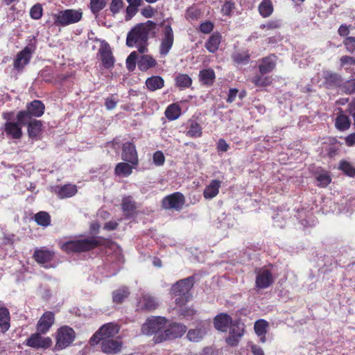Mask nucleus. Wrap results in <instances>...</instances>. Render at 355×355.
Masks as SVG:
<instances>
[{
    "label": "nucleus",
    "instance_id": "1",
    "mask_svg": "<svg viewBox=\"0 0 355 355\" xmlns=\"http://www.w3.org/2000/svg\"><path fill=\"white\" fill-rule=\"evenodd\" d=\"M156 29L157 24L150 20L136 24L127 35L126 45L128 47L135 46L139 53H144L148 50L149 37H155Z\"/></svg>",
    "mask_w": 355,
    "mask_h": 355
},
{
    "label": "nucleus",
    "instance_id": "2",
    "mask_svg": "<svg viewBox=\"0 0 355 355\" xmlns=\"http://www.w3.org/2000/svg\"><path fill=\"white\" fill-rule=\"evenodd\" d=\"M107 241L103 236H92L83 239L71 240L60 245V249L67 253H80L89 252L104 245Z\"/></svg>",
    "mask_w": 355,
    "mask_h": 355
},
{
    "label": "nucleus",
    "instance_id": "3",
    "mask_svg": "<svg viewBox=\"0 0 355 355\" xmlns=\"http://www.w3.org/2000/svg\"><path fill=\"white\" fill-rule=\"evenodd\" d=\"M14 117V111H7L2 113V118L6 121L3 125V130L7 137L12 139H20L23 136L22 127L25 126L26 121L24 120L23 113H17L16 121H12Z\"/></svg>",
    "mask_w": 355,
    "mask_h": 355
},
{
    "label": "nucleus",
    "instance_id": "4",
    "mask_svg": "<svg viewBox=\"0 0 355 355\" xmlns=\"http://www.w3.org/2000/svg\"><path fill=\"white\" fill-rule=\"evenodd\" d=\"M76 334L73 328L64 325L58 329L55 336L54 351L62 350L70 346L75 340Z\"/></svg>",
    "mask_w": 355,
    "mask_h": 355
},
{
    "label": "nucleus",
    "instance_id": "5",
    "mask_svg": "<svg viewBox=\"0 0 355 355\" xmlns=\"http://www.w3.org/2000/svg\"><path fill=\"white\" fill-rule=\"evenodd\" d=\"M54 25L64 27L69 24L80 21L83 17V12L73 9H67L53 14Z\"/></svg>",
    "mask_w": 355,
    "mask_h": 355
},
{
    "label": "nucleus",
    "instance_id": "6",
    "mask_svg": "<svg viewBox=\"0 0 355 355\" xmlns=\"http://www.w3.org/2000/svg\"><path fill=\"white\" fill-rule=\"evenodd\" d=\"M167 324L165 318L159 316H151L148 318L141 327V332L145 335L155 334L154 339L161 334Z\"/></svg>",
    "mask_w": 355,
    "mask_h": 355
},
{
    "label": "nucleus",
    "instance_id": "7",
    "mask_svg": "<svg viewBox=\"0 0 355 355\" xmlns=\"http://www.w3.org/2000/svg\"><path fill=\"white\" fill-rule=\"evenodd\" d=\"M120 330V326L114 322H108L102 325L98 330L92 336L89 343L92 345H97L103 338H113Z\"/></svg>",
    "mask_w": 355,
    "mask_h": 355
},
{
    "label": "nucleus",
    "instance_id": "8",
    "mask_svg": "<svg viewBox=\"0 0 355 355\" xmlns=\"http://www.w3.org/2000/svg\"><path fill=\"white\" fill-rule=\"evenodd\" d=\"M164 26L162 39L159 46V52L162 57H165L172 49L174 43V33L170 24H164V21L161 23Z\"/></svg>",
    "mask_w": 355,
    "mask_h": 355
},
{
    "label": "nucleus",
    "instance_id": "9",
    "mask_svg": "<svg viewBox=\"0 0 355 355\" xmlns=\"http://www.w3.org/2000/svg\"><path fill=\"white\" fill-rule=\"evenodd\" d=\"M35 50V45H28L21 51L18 52L13 61L14 69L19 72L22 71L25 67L30 62Z\"/></svg>",
    "mask_w": 355,
    "mask_h": 355
},
{
    "label": "nucleus",
    "instance_id": "10",
    "mask_svg": "<svg viewBox=\"0 0 355 355\" xmlns=\"http://www.w3.org/2000/svg\"><path fill=\"white\" fill-rule=\"evenodd\" d=\"M187 331V327L180 323H173L155 338V343L181 337Z\"/></svg>",
    "mask_w": 355,
    "mask_h": 355
},
{
    "label": "nucleus",
    "instance_id": "11",
    "mask_svg": "<svg viewBox=\"0 0 355 355\" xmlns=\"http://www.w3.org/2000/svg\"><path fill=\"white\" fill-rule=\"evenodd\" d=\"M45 111L44 104L39 100H33L26 104V110L18 112L19 114H24V120L35 119L42 116Z\"/></svg>",
    "mask_w": 355,
    "mask_h": 355
},
{
    "label": "nucleus",
    "instance_id": "12",
    "mask_svg": "<svg viewBox=\"0 0 355 355\" xmlns=\"http://www.w3.org/2000/svg\"><path fill=\"white\" fill-rule=\"evenodd\" d=\"M185 202L184 195L180 192H175L164 197L162 201V207L165 209L180 210Z\"/></svg>",
    "mask_w": 355,
    "mask_h": 355
},
{
    "label": "nucleus",
    "instance_id": "13",
    "mask_svg": "<svg viewBox=\"0 0 355 355\" xmlns=\"http://www.w3.org/2000/svg\"><path fill=\"white\" fill-rule=\"evenodd\" d=\"M39 331L34 333L26 340V345L34 349H46L52 345V340L49 337L42 336Z\"/></svg>",
    "mask_w": 355,
    "mask_h": 355
},
{
    "label": "nucleus",
    "instance_id": "14",
    "mask_svg": "<svg viewBox=\"0 0 355 355\" xmlns=\"http://www.w3.org/2000/svg\"><path fill=\"white\" fill-rule=\"evenodd\" d=\"M55 255V253L53 250H49L46 248H41L35 250L33 258L37 263L48 268L50 267L49 263L53 260Z\"/></svg>",
    "mask_w": 355,
    "mask_h": 355
},
{
    "label": "nucleus",
    "instance_id": "15",
    "mask_svg": "<svg viewBox=\"0 0 355 355\" xmlns=\"http://www.w3.org/2000/svg\"><path fill=\"white\" fill-rule=\"evenodd\" d=\"M121 158L123 161L130 163L132 166L138 165V155L135 145L133 143L127 141L123 144Z\"/></svg>",
    "mask_w": 355,
    "mask_h": 355
},
{
    "label": "nucleus",
    "instance_id": "16",
    "mask_svg": "<svg viewBox=\"0 0 355 355\" xmlns=\"http://www.w3.org/2000/svg\"><path fill=\"white\" fill-rule=\"evenodd\" d=\"M137 306L141 311H152L159 306L157 299L149 293H143L137 300Z\"/></svg>",
    "mask_w": 355,
    "mask_h": 355
},
{
    "label": "nucleus",
    "instance_id": "17",
    "mask_svg": "<svg viewBox=\"0 0 355 355\" xmlns=\"http://www.w3.org/2000/svg\"><path fill=\"white\" fill-rule=\"evenodd\" d=\"M230 325V336L226 338V342L231 346H235L243 335L244 324L241 322H232Z\"/></svg>",
    "mask_w": 355,
    "mask_h": 355
},
{
    "label": "nucleus",
    "instance_id": "18",
    "mask_svg": "<svg viewBox=\"0 0 355 355\" xmlns=\"http://www.w3.org/2000/svg\"><path fill=\"white\" fill-rule=\"evenodd\" d=\"M322 78L323 85L327 89H340L343 79L340 74L331 71H323Z\"/></svg>",
    "mask_w": 355,
    "mask_h": 355
},
{
    "label": "nucleus",
    "instance_id": "19",
    "mask_svg": "<svg viewBox=\"0 0 355 355\" xmlns=\"http://www.w3.org/2000/svg\"><path fill=\"white\" fill-rule=\"evenodd\" d=\"M100 343L102 352L111 355L119 353L123 345L121 340L113 338L107 339L103 338V340H101Z\"/></svg>",
    "mask_w": 355,
    "mask_h": 355
},
{
    "label": "nucleus",
    "instance_id": "20",
    "mask_svg": "<svg viewBox=\"0 0 355 355\" xmlns=\"http://www.w3.org/2000/svg\"><path fill=\"white\" fill-rule=\"evenodd\" d=\"M277 56L271 53L259 60V71L261 73H269L275 70L277 66Z\"/></svg>",
    "mask_w": 355,
    "mask_h": 355
},
{
    "label": "nucleus",
    "instance_id": "21",
    "mask_svg": "<svg viewBox=\"0 0 355 355\" xmlns=\"http://www.w3.org/2000/svg\"><path fill=\"white\" fill-rule=\"evenodd\" d=\"M25 126H27L28 135L31 139H37L42 134L43 123L41 120L28 119Z\"/></svg>",
    "mask_w": 355,
    "mask_h": 355
},
{
    "label": "nucleus",
    "instance_id": "22",
    "mask_svg": "<svg viewBox=\"0 0 355 355\" xmlns=\"http://www.w3.org/2000/svg\"><path fill=\"white\" fill-rule=\"evenodd\" d=\"M273 282V276L269 270L263 268L257 272L256 284L258 288H268L272 284Z\"/></svg>",
    "mask_w": 355,
    "mask_h": 355
},
{
    "label": "nucleus",
    "instance_id": "23",
    "mask_svg": "<svg viewBox=\"0 0 355 355\" xmlns=\"http://www.w3.org/2000/svg\"><path fill=\"white\" fill-rule=\"evenodd\" d=\"M55 320L54 313L51 311L45 312L37 324V331L43 334L47 333Z\"/></svg>",
    "mask_w": 355,
    "mask_h": 355
},
{
    "label": "nucleus",
    "instance_id": "24",
    "mask_svg": "<svg viewBox=\"0 0 355 355\" xmlns=\"http://www.w3.org/2000/svg\"><path fill=\"white\" fill-rule=\"evenodd\" d=\"M98 53L101 55L102 64L105 68L110 69L113 67L114 58L108 44L101 46L98 49Z\"/></svg>",
    "mask_w": 355,
    "mask_h": 355
},
{
    "label": "nucleus",
    "instance_id": "25",
    "mask_svg": "<svg viewBox=\"0 0 355 355\" xmlns=\"http://www.w3.org/2000/svg\"><path fill=\"white\" fill-rule=\"evenodd\" d=\"M53 191L59 198L63 199L74 196L77 193V187L74 184H67L63 186H56Z\"/></svg>",
    "mask_w": 355,
    "mask_h": 355
},
{
    "label": "nucleus",
    "instance_id": "26",
    "mask_svg": "<svg viewBox=\"0 0 355 355\" xmlns=\"http://www.w3.org/2000/svg\"><path fill=\"white\" fill-rule=\"evenodd\" d=\"M199 80L202 85L211 87L216 80V73L213 69H205L199 71Z\"/></svg>",
    "mask_w": 355,
    "mask_h": 355
},
{
    "label": "nucleus",
    "instance_id": "27",
    "mask_svg": "<svg viewBox=\"0 0 355 355\" xmlns=\"http://www.w3.org/2000/svg\"><path fill=\"white\" fill-rule=\"evenodd\" d=\"M232 320L227 313H220L214 318V324L216 329L225 332L227 331Z\"/></svg>",
    "mask_w": 355,
    "mask_h": 355
},
{
    "label": "nucleus",
    "instance_id": "28",
    "mask_svg": "<svg viewBox=\"0 0 355 355\" xmlns=\"http://www.w3.org/2000/svg\"><path fill=\"white\" fill-rule=\"evenodd\" d=\"M121 209L126 218L132 217L137 209L136 202L132 200L131 196L124 197L122 200Z\"/></svg>",
    "mask_w": 355,
    "mask_h": 355
},
{
    "label": "nucleus",
    "instance_id": "29",
    "mask_svg": "<svg viewBox=\"0 0 355 355\" xmlns=\"http://www.w3.org/2000/svg\"><path fill=\"white\" fill-rule=\"evenodd\" d=\"M172 296L175 302L179 306L184 305L192 299L190 290H173Z\"/></svg>",
    "mask_w": 355,
    "mask_h": 355
},
{
    "label": "nucleus",
    "instance_id": "30",
    "mask_svg": "<svg viewBox=\"0 0 355 355\" xmlns=\"http://www.w3.org/2000/svg\"><path fill=\"white\" fill-rule=\"evenodd\" d=\"M221 40V34L218 32L214 33L206 42L205 48L209 52L214 53L218 51Z\"/></svg>",
    "mask_w": 355,
    "mask_h": 355
},
{
    "label": "nucleus",
    "instance_id": "31",
    "mask_svg": "<svg viewBox=\"0 0 355 355\" xmlns=\"http://www.w3.org/2000/svg\"><path fill=\"white\" fill-rule=\"evenodd\" d=\"M221 182L218 180H212L207 185L204 191L203 196L205 199H211L216 197L219 193Z\"/></svg>",
    "mask_w": 355,
    "mask_h": 355
},
{
    "label": "nucleus",
    "instance_id": "32",
    "mask_svg": "<svg viewBox=\"0 0 355 355\" xmlns=\"http://www.w3.org/2000/svg\"><path fill=\"white\" fill-rule=\"evenodd\" d=\"M185 135L191 138H198L202 136V129L200 125L194 120H189L187 126Z\"/></svg>",
    "mask_w": 355,
    "mask_h": 355
},
{
    "label": "nucleus",
    "instance_id": "33",
    "mask_svg": "<svg viewBox=\"0 0 355 355\" xmlns=\"http://www.w3.org/2000/svg\"><path fill=\"white\" fill-rule=\"evenodd\" d=\"M268 73H258L251 78V82L258 87H264L270 85L272 83V77L267 75Z\"/></svg>",
    "mask_w": 355,
    "mask_h": 355
},
{
    "label": "nucleus",
    "instance_id": "34",
    "mask_svg": "<svg viewBox=\"0 0 355 355\" xmlns=\"http://www.w3.org/2000/svg\"><path fill=\"white\" fill-rule=\"evenodd\" d=\"M128 6L125 9V19L130 20L139 11V8L142 5L143 0H126Z\"/></svg>",
    "mask_w": 355,
    "mask_h": 355
},
{
    "label": "nucleus",
    "instance_id": "35",
    "mask_svg": "<svg viewBox=\"0 0 355 355\" xmlns=\"http://www.w3.org/2000/svg\"><path fill=\"white\" fill-rule=\"evenodd\" d=\"M147 89L151 92L160 89L164 86V80L159 76H152L146 80Z\"/></svg>",
    "mask_w": 355,
    "mask_h": 355
},
{
    "label": "nucleus",
    "instance_id": "36",
    "mask_svg": "<svg viewBox=\"0 0 355 355\" xmlns=\"http://www.w3.org/2000/svg\"><path fill=\"white\" fill-rule=\"evenodd\" d=\"M314 176L318 181L317 185L319 187L325 188L331 182V177L329 171L320 170L314 172Z\"/></svg>",
    "mask_w": 355,
    "mask_h": 355
},
{
    "label": "nucleus",
    "instance_id": "37",
    "mask_svg": "<svg viewBox=\"0 0 355 355\" xmlns=\"http://www.w3.org/2000/svg\"><path fill=\"white\" fill-rule=\"evenodd\" d=\"M165 116L169 121H175L181 115V107L177 103L169 105L165 110Z\"/></svg>",
    "mask_w": 355,
    "mask_h": 355
},
{
    "label": "nucleus",
    "instance_id": "38",
    "mask_svg": "<svg viewBox=\"0 0 355 355\" xmlns=\"http://www.w3.org/2000/svg\"><path fill=\"white\" fill-rule=\"evenodd\" d=\"M138 68L142 71H146L150 68L155 67L157 62L153 56L149 55H144L141 56L140 59L137 61Z\"/></svg>",
    "mask_w": 355,
    "mask_h": 355
},
{
    "label": "nucleus",
    "instance_id": "39",
    "mask_svg": "<svg viewBox=\"0 0 355 355\" xmlns=\"http://www.w3.org/2000/svg\"><path fill=\"white\" fill-rule=\"evenodd\" d=\"M258 11L259 15L263 18L270 17L274 11L272 1L262 0L258 6Z\"/></svg>",
    "mask_w": 355,
    "mask_h": 355
},
{
    "label": "nucleus",
    "instance_id": "40",
    "mask_svg": "<svg viewBox=\"0 0 355 355\" xmlns=\"http://www.w3.org/2000/svg\"><path fill=\"white\" fill-rule=\"evenodd\" d=\"M10 312L6 307H0V328L2 333L6 332L10 327Z\"/></svg>",
    "mask_w": 355,
    "mask_h": 355
},
{
    "label": "nucleus",
    "instance_id": "41",
    "mask_svg": "<svg viewBox=\"0 0 355 355\" xmlns=\"http://www.w3.org/2000/svg\"><path fill=\"white\" fill-rule=\"evenodd\" d=\"M132 165L128 162L118 163L114 168V173L118 176L128 177L132 173Z\"/></svg>",
    "mask_w": 355,
    "mask_h": 355
},
{
    "label": "nucleus",
    "instance_id": "42",
    "mask_svg": "<svg viewBox=\"0 0 355 355\" xmlns=\"http://www.w3.org/2000/svg\"><path fill=\"white\" fill-rule=\"evenodd\" d=\"M175 86L181 89L189 88L193 83L191 78L186 73H179L175 78Z\"/></svg>",
    "mask_w": 355,
    "mask_h": 355
},
{
    "label": "nucleus",
    "instance_id": "43",
    "mask_svg": "<svg viewBox=\"0 0 355 355\" xmlns=\"http://www.w3.org/2000/svg\"><path fill=\"white\" fill-rule=\"evenodd\" d=\"M206 333V328L202 326L193 329H190L187 336L191 341L198 342L205 336Z\"/></svg>",
    "mask_w": 355,
    "mask_h": 355
},
{
    "label": "nucleus",
    "instance_id": "44",
    "mask_svg": "<svg viewBox=\"0 0 355 355\" xmlns=\"http://www.w3.org/2000/svg\"><path fill=\"white\" fill-rule=\"evenodd\" d=\"M350 125V119L347 115L340 114L337 116L335 121V126L338 130L340 131L346 130L349 128Z\"/></svg>",
    "mask_w": 355,
    "mask_h": 355
},
{
    "label": "nucleus",
    "instance_id": "45",
    "mask_svg": "<svg viewBox=\"0 0 355 355\" xmlns=\"http://www.w3.org/2000/svg\"><path fill=\"white\" fill-rule=\"evenodd\" d=\"M195 282V276L192 275L176 282L171 288H192Z\"/></svg>",
    "mask_w": 355,
    "mask_h": 355
},
{
    "label": "nucleus",
    "instance_id": "46",
    "mask_svg": "<svg viewBox=\"0 0 355 355\" xmlns=\"http://www.w3.org/2000/svg\"><path fill=\"white\" fill-rule=\"evenodd\" d=\"M35 221L37 225L46 227L51 224V216L46 211H39L34 216Z\"/></svg>",
    "mask_w": 355,
    "mask_h": 355
},
{
    "label": "nucleus",
    "instance_id": "47",
    "mask_svg": "<svg viewBox=\"0 0 355 355\" xmlns=\"http://www.w3.org/2000/svg\"><path fill=\"white\" fill-rule=\"evenodd\" d=\"M107 0H90L89 9L92 13L97 16L106 6Z\"/></svg>",
    "mask_w": 355,
    "mask_h": 355
},
{
    "label": "nucleus",
    "instance_id": "48",
    "mask_svg": "<svg viewBox=\"0 0 355 355\" xmlns=\"http://www.w3.org/2000/svg\"><path fill=\"white\" fill-rule=\"evenodd\" d=\"M201 16L202 12L200 9L195 6L188 8L186 10L185 18L187 20L196 21L199 19Z\"/></svg>",
    "mask_w": 355,
    "mask_h": 355
},
{
    "label": "nucleus",
    "instance_id": "49",
    "mask_svg": "<svg viewBox=\"0 0 355 355\" xmlns=\"http://www.w3.org/2000/svg\"><path fill=\"white\" fill-rule=\"evenodd\" d=\"M342 93L351 95L355 93V78L342 82L340 87Z\"/></svg>",
    "mask_w": 355,
    "mask_h": 355
},
{
    "label": "nucleus",
    "instance_id": "50",
    "mask_svg": "<svg viewBox=\"0 0 355 355\" xmlns=\"http://www.w3.org/2000/svg\"><path fill=\"white\" fill-rule=\"evenodd\" d=\"M268 322L265 320L260 319L255 322L254 329L257 336H264L267 332Z\"/></svg>",
    "mask_w": 355,
    "mask_h": 355
},
{
    "label": "nucleus",
    "instance_id": "51",
    "mask_svg": "<svg viewBox=\"0 0 355 355\" xmlns=\"http://www.w3.org/2000/svg\"><path fill=\"white\" fill-rule=\"evenodd\" d=\"M130 295L128 290H114L112 293V300L116 304L122 303Z\"/></svg>",
    "mask_w": 355,
    "mask_h": 355
},
{
    "label": "nucleus",
    "instance_id": "52",
    "mask_svg": "<svg viewBox=\"0 0 355 355\" xmlns=\"http://www.w3.org/2000/svg\"><path fill=\"white\" fill-rule=\"evenodd\" d=\"M339 169L349 177H354L355 175V168L347 161L340 162Z\"/></svg>",
    "mask_w": 355,
    "mask_h": 355
},
{
    "label": "nucleus",
    "instance_id": "53",
    "mask_svg": "<svg viewBox=\"0 0 355 355\" xmlns=\"http://www.w3.org/2000/svg\"><path fill=\"white\" fill-rule=\"evenodd\" d=\"M43 15V8L40 3H36L33 6L30 10V17L33 19L38 20L41 19Z\"/></svg>",
    "mask_w": 355,
    "mask_h": 355
},
{
    "label": "nucleus",
    "instance_id": "54",
    "mask_svg": "<svg viewBox=\"0 0 355 355\" xmlns=\"http://www.w3.org/2000/svg\"><path fill=\"white\" fill-rule=\"evenodd\" d=\"M124 6L123 0H112L110 4V10L113 16L119 13Z\"/></svg>",
    "mask_w": 355,
    "mask_h": 355
},
{
    "label": "nucleus",
    "instance_id": "55",
    "mask_svg": "<svg viewBox=\"0 0 355 355\" xmlns=\"http://www.w3.org/2000/svg\"><path fill=\"white\" fill-rule=\"evenodd\" d=\"M138 53L137 51H132L126 59V67L129 71L135 70L136 67Z\"/></svg>",
    "mask_w": 355,
    "mask_h": 355
},
{
    "label": "nucleus",
    "instance_id": "56",
    "mask_svg": "<svg viewBox=\"0 0 355 355\" xmlns=\"http://www.w3.org/2000/svg\"><path fill=\"white\" fill-rule=\"evenodd\" d=\"M343 43L347 52L350 53L355 52V37H347L344 39Z\"/></svg>",
    "mask_w": 355,
    "mask_h": 355
},
{
    "label": "nucleus",
    "instance_id": "57",
    "mask_svg": "<svg viewBox=\"0 0 355 355\" xmlns=\"http://www.w3.org/2000/svg\"><path fill=\"white\" fill-rule=\"evenodd\" d=\"M165 156L162 151L157 150L153 155V161L155 166H162L165 163Z\"/></svg>",
    "mask_w": 355,
    "mask_h": 355
},
{
    "label": "nucleus",
    "instance_id": "58",
    "mask_svg": "<svg viewBox=\"0 0 355 355\" xmlns=\"http://www.w3.org/2000/svg\"><path fill=\"white\" fill-rule=\"evenodd\" d=\"M214 28V24L211 21H205L202 22L199 26V30L204 34L210 33Z\"/></svg>",
    "mask_w": 355,
    "mask_h": 355
},
{
    "label": "nucleus",
    "instance_id": "59",
    "mask_svg": "<svg viewBox=\"0 0 355 355\" xmlns=\"http://www.w3.org/2000/svg\"><path fill=\"white\" fill-rule=\"evenodd\" d=\"M235 8V3L232 1H226L222 6L221 11L225 16H231L233 10Z\"/></svg>",
    "mask_w": 355,
    "mask_h": 355
},
{
    "label": "nucleus",
    "instance_id": "60",
    "mask_svg": "<svg viewBox=\"0 0 355 355\" xmlns=\"http://www.w3.org/2000/svg\"><path fill=\"white\" fill-rule=\"evenodd\" d=\"M281 25L279 20H270L266 24H261L260 28L261 29L273 30L279 28Z\"/></svg>",
    "mask_w": 355,
    "mask_h": 355
},
{
    "label": "nucleus",
    "instance_id": "61",
    "mask_svg": "<svg viewBox=\"0 0 355 355\" xmlns=\"http://www.w3.org/2000/svg\"><path fill=\"white\" fill-rule=\"evenodd\" d=\"M234 61L237 64L248 63L250 60L248 54L236 53L233 56Z\"/></svg>",
    "mask_w": 355,
    "mask_h": 355
},
{
    "label": "nucleus",
    "instance_id": "62",
    "mask_svg": "<svg viewBox=\"0 0 355 355\" xmlns=\"http://www.w3.org/2000/svg\"><path fill=\"white\" fill-rule=\"evenodd\" d=\"M352 25L341 24L338 29V34L343 37H349Z\"/></svg>",
    "mask_w": 355,
    "mask_h": 355
},
{
    "label": "nucleus",
    "instance_id": "63",
    "mask_svg": "<svg viewBox=\"0 0 355 355\" xmlns=\"http://www.w3.org/2000/svg\"><path fill=\"white\" fill-rule=\"evenodd\" d=\"M340 64L341 67L345 65H355V56L343 55L340 58Z\"/></svg>",
    "mask_w": 355,
    "mask_h": 355
},
{
    "label": "nucleus",
    "instance_id": "64",
    "mask_svg": "<svg viewBox=\"0 0 355 355\" xmlns=\"http://www.w3.org/2000/svg\"><path fill=\"white\" fill-rule=\"evenodd\" d=\"M141 12L144 17H145L146 18H150L154 15V14L155 12V10L150 6H146L145 8H144L141 10Z\"/></svg>",
    "mask_w": 355,
    "mask_h": 355
}]
</instances>
